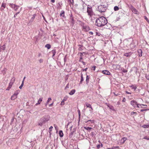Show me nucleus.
I'll list each match as a JSON object with an SVG mask.
<instances>
[{
  "mask_svg": "<svg viewBox=\"0 0 149 149\" xmlns=\"http://www.w3.org/2000/svg\"><path fill=\"white\" fill-rule=\"evenodd\" d=\"M108 4L107 2L104 1L101 2L100 4L98 6L97 10L100 13L104 12L107 9Z\"/></svg>",
  "mask_w": 149,
  "mask_h": 149,
  "instance_id": "nucleus-1",
  "label": "nucleus"
},
{
  "mask_svg": "<svg viewBox=\"0 0 149 149\" xmlns=\"http://www.w3.org/2000/svg\"><path fill=\"white\" fill-rule=\"evenodd\" d=\"M107 23V21L106 18L102 17L96 19L95 25L98 26H103Z\"/></svg>",
  "mask_w": 149,
  "mask_h": 149,
  "instance_id": "nucleus-2",
  "label": "nucleus"
},
{
  "mask_svg": "<svg viewBox=\"0 0 149 149\" xmlns=\"http://www.w3.org/2000/svg\"><path fill=\"white\" fill-rule=\"evenodd\" d=\"M49 116H45L40 119V121H41L43 123H45L49 120Z\"/></svg>",
  "mask_w": 149,
  "mask_h": 149,
  "instance_id": "nucleus-3",
  "label": "nucleus"
},
{
  "mask_svg": "<svg viewBox=\"0 0 149 149\" xmlns=\"http://www.w3.org/2000/svg\"><path fill=\"white\" fill-rule=\"evenodd\" d=\"M87 12L89 16H92L93 15V13L91 7H87Z\"/></svg>",
  "mask_w": 149,
  "mask_h": 149,
  "instance_id": "nucleus-4",
  "label": "nucleus"
},
{
  "mask_svg": "<svg viewBox=\"0 0 149 149\" xmlns=\"http://www.w3.org/2000/svg\"><path fill=\"white\" fill-rule=\"evenodd\" d=\"M9 6L15 11H17L19 7V6L13 3H10Z\"/></svg>",
  "mask_w": 149,
  "mask_h": 149,
  "instance_id": "nucleus-5",
  "label": "nucleus"
},
{
  "mask_svg": "<svg viewBox=\"0 0 149 149\" xmlns=\"http://www.w3.org/2000/svg\"><path fill=\"white\" fill-rule=\"evenodd\" d=\"M130 8L134 14H139V13L136 9L133 6L131 5Z\"/></svg>",
  "mask_w": 149,
  "mask_h": 149,
  "instance_id": "nucleus-6",
  "label": "nucleus"
},
{
  "mask_svg": "<svg viewBox=\"0 0 149 149\" xmlns=\"http://www.w3.org/2000/svg\"><path fill=\"white\" fill-rule=\"evenodd\" d=\"M137 103V102L134 100H132L130 102L131 104L134 107H136V105Z\"/></svg>",
  "mask_w": 149,
  "mask_h": 149,
  "instance_id": "nucleus-7",
  "label": "nucleus"
},
{
  "mask_svg": "<svg viewBox=\"0 0 149 149\" xmlns=\"http://www.w3.org/2000/svg\"><path fill=\"white\" fill-rule=\"evenodd\" d=\"M138 70V69L137 67H133L131 70V71H134L135 74H137Z\"/></svg>",
  "mask_w": 149,
  "mask_h": 149,
  "instance_id": "nucleus-8",
  "label": "nucleus"
},
{
  "mask_svg": "<svg viewBox=\"0 0 149 149\" xmlns=\"http://www.w3.org/2000/svg\"><path fill=\"white\" fill-rule=\"evenodd\" d=\"M102 72L103 74L107 75H110L111 74V73L107 70H102Z\"/></svg>",
  "mask_w": 149,
  "mask_h": 149,
  "instance_id": "nucleus-9",
  "label": "nucleus"
},
{
  "mask_svg": "<svg viewBox=\"0 0 149 149\" xmlns=\"http://www.w3.org/2000/svg\"><path fill=\"white\" fill-rule=\"evenodd\" d=\"M85 52H80V53H79V54H80V57L79 60V62L81 61L83 59V56H84L83 54H85Z\"/></svg>",
  "mask_w": 149,
  "mask_h": 149,
  "instance_id": "nucleus-10",
  "label": "nucleus"
},
{
  "mask_svg": "<svg viewBox=\"0 0 149 149\" xmlns=\"http://www.w3.org/2000/svg\"><path fill=\"white\" fill-rule=\"evenodd\" d=\"M68 98V97H67V96L64 97L63 99V100L61 102V105H64L65 104V103H64L65 101H66L67 100Z\"/></svg>",
  "mask_w": 149,
  "mask_h": 149,
  "instance_id": "nucleus-11",
  "label": "nucleus"
},
{
  "mask_svg": "<svg viewBox=\"0 0 149 149\" xmlns=\"http://www.w3.org/2000/svg\"><path fill=\"white\" fill-rule=\"evenodd\" d=\"M133 52H130L127 53H125L124 56L126 57H130L132 54Z\"/></svg>",
  "mask_w": 149,
  "mask_h": 149,
  "instance_id": "nucleus-12",
  "label": "nucleus"
},
{
  "mask_svg": "<svg viewBox=\"0 0 149 149\" xmlns=\"http://www.w3.org/2000/svg\"><path fill=\"white\" fill-rule=\"evenodd\" d=\"M107 106L111 110H112L113 111H115V110L114 109L113 107L109 104H107Z\"/></svg>",
  "mask_w": 149,
  "mask_h": 149,
  "instance_id": "nucleus-13",
  "label": "nucleus"
},
{
  "mask_svg": "<svg viewBox=\"0 0 149 149\" xmlns=\"http://www.w3.org/2000/svg\"><path fill=\"white\" fill-rule=\"evenodd\" d=\"M13 83V82H12V81H10V83H9L8 86L6 88V90L9 91L10 89L11 88Z\"/></svg>",
  "mask_w": 149,
  "mask_h": 149,
  "instance_id": "nucleus-14",
  "label": "nucleus"
},
{
  "mask_svg": "<svg viewBox=\"0 0 149 149\" xmlns=\"http://www.w3.org/2000/svg\"><path fill=\"white\" fill-rule=\"evenodd\" d=\"M127 139V138L126 137H123L121 140V143L122 144H123L125 142L126 140Z\"/></svg>",
  "mask_w": 149,
  "mask_h": 149,
  "instance_id": "nucleus-15",
  "label": "nucleus"
},
{
  "mask_svg": "<svg viewBox=\"0 0 149 149\" xmlns=\"http://www.w3.org/2000/svg\"><path fill=\"white\" fill-rule=\"evenodd\" d=\"M138 56L139 57H141L142 56V51L141 49H139L138 50Z\"/></svg>",
  "mask_w": 149,
  "mask_h": 149,
  "instance_id": "nucleus-16",
  "label": "nucleus"
},
{
  "mask_svg": "<svg viewBox=\"0 0 149 149\" xmlns=\"http://www.w3.org/2000/svg\"><path fill=\"white\" fill-rule=\"evenodd\" d=\"M42 100V98L40 97V98L39 100H38V102L35 104L36 106H37L38 104H40Z\"/></svg>",
  "mask_w": 149,
  "mask_h": 149,
  "instance_id": "nucleus-17",
  "label": "nucleus"
},
{
  "mask_svg": "<svg viewBox=\"0 0 149 149\" xmlns=\"http://www.w3.org/2000/svg\"><path fill=\"white\" fill-rule=\"evenodd\" d=\"M137 114V113L136 112L132 111L131 113V116L133 118H134L135 116Z\"/></svg>",
  "mask_w": 149,
  "mask_h": 149,
  "instance_id": "nucleus-18",
  "label": "nucleus"
},
{
  "mask_svg": "<svg viewBox=\"0 0 149 149\" xmlns=\"http://www.w3.org/2000/svg\"><path fill=\"white\" fill-rule=\"evenodd\" d=\"M75 91L76 90L75 89H72L69 93V94H70V95H72L74 93Z\"/></svg>",
  "mask_w": 149,
  "mask_h": 149,
  "instance_id": "nucleus-19",
  "label": "nucleus"
},
{
  "mask_svg": "<svg viewBox=\"0 0 149 149\" xmlns=\"http://www.w3.org/2000/svg\"><path fill=\"white\" fill-rule=\"evenodd\" d=\"M60 17H64L65 16V11L63 10H62L61 13L60 14Z\"/></svg>",
  "mask_w": 149,
  "mask_h": 149,
  "instance_id": "nucleus-20",
  "label": "nucleus"
},
{
  "mask_svg": "<svg viewBox=\"0 0 149 149\" xmlns=\"http://www.w3.org/2000/svg\"><path fill=\"white\" fill-rule=\"evenodd\" d=\"M81 80L79 83L80 84H82V81H84V78L83 76V74H82V73H81Z\"/></svg>",
  "mask_w": 149,
  "mask_h": 149,
  "instance_id": "nucleus-21",
  "label": "nucleus"
},
{
  "mask_svg": "<svg viewBox=\"0 0 149 149\" xmlns=\"http://www.w3.org/2000/svg\"><path fill=\"white\" fill-rule=\"evenodd\" d=\"M17 96L13 94V95L11 97V99L12 100H15L17 98Z\"/></svg>",
  "mask_w": 149,
  "mask_h": 149,
  "instance_id": "nucleus-22",
  "label": "nucleus"
},
{
  "mask_svg": "<svg viewBox=\"0 0 149 149\" xmlns=\"http://www.w3.org/2000/svg\"><path fill=\"white\" fill-rule=\"evenodd\" d=\"M129 86L131 87L132 89H134V90H135V89H136V88L137 87L136 86V85L135 84L134 85L130 86Z\"/></svg>",
  "mask_w": 149,
  "mask_h": 149,
  "instance_id": "nucleus-23",
  "label": "nucleus"
},
{
  "mask_svg": "<svg viewBox=\"0 0 149 149\" xmlns=\"http://www.w3.org/2000/svg\"><path fill=\"white\" fill-rule=\"evenodd\" d=\"M59 136L61 137H62L63 136V134L62 130H61L59 131Z\"/></svg>",
  "mask_w": 149,
  "mask_h": 149,
  "instance_id": "nucleus-24",
  "label": "nucleus"
},
{
  "mask_svg": "<svg viewBox=\"0 0 149 149\" xmlns=\"http://www.w3.org/2000/svg\"><path fill=\"white\" fill-rule=\"evenodd\" d=\"M36 15H33V16L31 18V19L29 21L30 22H32L33 21L34 19L35 18Z\"/></svg>",
  "mask_w": 149,
  "mask_h": 149,
  "instance_id": "nucleus-25",
  "label": "nucleus"
},
{
  "mask_svg": "<svg viewBox=\"0 0 149 149\" xmlns=\"http://www.w3.org/2000/svg\"><path fill=\"white\" fill-rule=\"evenodd\" d=\"M84 128L85 129L88 130V131H89V130H91V129H92L93 130L94 129L92 128V127H84Z\"/></svg>",
  "mask_w": 149,
  "mask_h": 149,
  "instance_id": "nucleus-26",
  "label": "nucleus"
},
{
  "mask_svg": "<svg viewBox=\"0 0 149 149\" xmlns=\"http://www.w3.org/2000/svg\"><path fill=\"white\" fill-rule=\"evenodd\" d=\"M51 52L53 54V55L52 56V57H53L55 55V54L56 53V50L55 49H53L51 51Z\"/></svg>",
  "mask_w": 149,
  "mask_h": 149,
  "instance_id": "nucleus-27",
  "label": "nucleus"
},
{
  "mask_svg": "<svg viewBox=\"0 0 149 149\" xmlns=\"http://www.w3.org/2000/svg\"><path fill=\"white\" fill-rule=\"evenodd\" d=\"M45 47L47 48L48 49H49L51 47V45L49 44H47L45 45Z\"/></svg>",
  "mask_w": 149,
  "mask_h": 149,
  "instance_id": "nucleus-28",
  "label": "nucleus"
},
{
  "mask_svg": "<svg viewBox=\"0 0 149 149\" xmlns=\"http://www.w3.org/2000/svg\"><path fill=\"white\" fill-rule=\"evenodd\" d=\"M74 131H72L71 132H70V134L69 135V137L70 138H71L72 137V136L74 133Z\"/></svg>",
  "mask_w": 149,
  "mask_h": 149,
  "instance_id": "nucleus-29",
  "label": "nucleus"
},
{
  "mask_svg": "<svg viewBox=\"0 0 149 149\" xmlns=\"http://www.w3.org/2000/svg\"><path fill=\"white\" fill-rule=\"evenodd\" d=\"M85 105H86V106L87 107L90 108L91 107V105L90 104H89V103H88V102H86Z\"/></svg>",
  "mask_w": 149,
  "mask_h": 149,
  "instance_id": "nucleus-30",
  "label": "nucleus"
},
{
  "mask_svg": "<svg viewBox=\"0 0 149 149\" xmlns=\"http://www.w3.org/2000/svg\"><path fill=\"white\" fill-rule=\"evenodd\" d=\"M19 92H20V90H17L15 92V93L13 94L17 96V95L19 94Z\"/></svg>",
  "mask_w": 149,
  "mask_h": 149,
  "instance_id": "nucleus-31",
  "label": "nucleus"
},
{
  "mask_svg": "<svg viewBox=\"0 0 149 149\" xmlns=\"http://www.w3.org/2000/svg\"><path fill=\"white\" fill-rule=\"evenodd\" d=\"M142 127L144 128H148L149 127V125H142Z\"/></svg>",
  "mask_w": 149,
  "mask_h": 149,
  "instance_id": "nucleus-32",
  "label": "nucleus"
},
{
  "mask_svg": "<svg viewBox=\"0 0 149 149\" xmlns=\"http://www.w3.org/2000/svg\"><path fill=\"white\" fill-rule=\"evenodd\" d=\"M70 19L71 20V24L73 25L75 22L74 20V19H73V18L72 17L71 18L70 17Z\"/></svg>",
  "mask_w": 149,
  "mask_h": 149,
  "instance_id": "nucleus-33",
  "label": "nucleus"
},
{
  "mask_svg": "<svg viewBox=\"0 0 149 149\" xmlns=\"http://www.w3.org/2000/svg\"><path fill=\"white\" fill-rule=\"evenodd\" d=\"M119 9V8L118 6H114V10L115 11H117V10H118Z\"/></svg>",
  "mask_w": 149,
  "mask_h": 149,
  "instance_id": "nucleus-34",
  "label": "nucleus"
},
{
  "mask_svg": "<svg viewBox=\"0 0 149 149\" xmlns=\"http://www.w3.org/2000/svg\"><path fill=\"white\" fill-rule=\"evenodd\" d=\"M89 76L88 75H87L86 77V84H88L89 82Z\"/></svg>",
  "mask_w": 149,
  "mask_h": 149,
  "instance_id": "nucleus-35",
  "label": "nucleus"
},
{
  "mask_svg": "<svg viewBox=\"0 0 149 149\" xmlns=\"http://www.w3.org/2000/svg\"><path fill=\"white\" fill-rule=\"evenodd\" d=\"M136 93H139L140 92V90L139 89L137 88V87L136 88V89H135V90H134Z\"/></svg>",
  "mask_w": 149,
  "mask_h": 149,
  "instance_id": "nucleus-36",
  "label": "nucleus"
},
{
  "mask_svg": "<svg viewBox=\"0 0 149 149\" xmlns=\"http://www.w3.org/2000/svg\"><path fill=\"white\" fill-rule=\"evenodd\" d=\"M52 100V99L50 97V98H49L48 100H47V103H46L45 104V106L46 107H47V104H48V103H49V101H50V100Z\"/></svg>",
  "mask_w": 149,
  "mask_h": 149,
  "instance_id": "nucleus-37",
  "label": "nucleus"
},
{
  "mask_svg": "<svg viewBox=\"0 0 149 149\" xmlns=\"http://www.w3.org/2000/svg\"><path fill=\"white\" fill-rule=\"evenodd\" d=\"M67 55H66L64 57V59H63V60H64V64H65V63L66 62V61H67Z\"/></svg>",
  "mask_w": 149,
  "mask_h": 149,
  "instance_id": "nucleus-38",
  "label": "nucleus"
},
{
  "mask_svg": "<svg viewBox=\"0 0 149 149\" xmlns=\"http://www.w3.org/2000/svg\"><path fill=\"white\" fill-rule=\"evenodd\" d=\"M24 84V83H23V81H22V83L21 85L19 86V88L21 89H22V87L23 86Z\"/></svg>",
  "mask_w": 149,
  "mask_h": 149,
  "instance_id": "nucleus-39",
  "label": "nucleus"
},
{
  "mask_svg": "<svg viewBox=\"0 0 149 149\" xmlns=\"http://www.w3.org/2000/svg\"><path fill=\"white\" fill-rule=\"evenodd\" d=\"M145 77L146 78V79L149 80V75L148 74H146Z\"/></svg>",
  "mask_w": 149,
  "mask_h": 149,
  "instance_id": "nucleus-40",
  "label": "nucleus"
},
{
  "mask_svg": "<svg viewBox=\"0 0 149 149\" xmlns=\"http://www.w3.org/2000/svg\"><path fill=\"white\" fill-rule=\"evenodd\" d=\"M6 4L3 3H2L1 7H3V8H6Z\"/></svg>",
  "mask_w": 149,
  "mask_h": 149,
  "instance_id": "nucleus-41",
  "label": "nucleus"
},
{
  "mask_svg": "<svg viewBox=\"0 0 149 149\" xmlns=\"http://www.w3.org/2000/svg\"><path fill=\"white\" fill-rule=\"evenodd\" d=\"M91 135L93 137L94 136H95V132H91Z\"/></svg>",
  "mask_w": 149,
  "mask_h": 149,
  "instance_id": "nucleus-42",
  "label": "nucleus"
},
{
  "mask_svg": "<svg viewBox=\"0 0 149 149\" xmlns=\"http://www.w3.org/2000/svg\"><path fill=\"white\" fill-rule=\"evenodd\" d=\"M141 106H143L144 107H141V108H146L147 107V106L146 105L143 104H141Z\"/></svg>",
  "mask_w": 149,
  "mask_h": 149,
  "instance_id": "nucleus-43",
  "label": "nucleus"
},
{
  "mask_svg": "<svg viewBox=\"0 0 149 149\" xmlns=\"http://www.w3.org/2000/svg\"><path fill=\"white\" fill-rule=\"evenodd\" d=\"M6 68H4V70H2V72L4 74L6 73Z\"/></svg>",
  "mask_w": 149,
  "mask_h": 149,
  "instance_id": "nucleus-44",
  "label": "nucleus"
},
{
  "mask_svg": "<svg viewBox=\"0 0 149 149\" xmlns=\"http://www.w3.org/2000/svg\"><path fill=\"white\" fill-rule=\"evenodd\" d=\"M96 35L98 36H100V35H101V34L100 33L97 32H96Z\"/></svg>",
  "mask_w": 149,
  "mask_h": 149,
  "instance_id": "nucleus-45",
  "label": "nucleus"
},
{
  "mask_svg": "<svg viewBox=\"0 0 149 149\" xmlns=\"http://www.w3.org/2000/svg\"><path fill=\"white\" fill-rule=\"evenodd\" d=\"M143 139H146L147 140H149V137H147V136H146L143 138Z\"/></svg>",
  "mask_w": 149,
  "mask_h": 149,
  "instance_id": "nucleus-46",
  "label": "nucleus"
},
{
  "mask_svg": "<svg viewBox=\"0 0 149 149\" xmlns=\"http://www.w3.org/2000/svg\"><path fill=\"white\" fill-rule=\"evenodd\" d=\"M43 124H44V123H42V122L40 121V122L39 123H38V125H40V126H42Z\"/></svg>",
  "mask_w": 149,
  "mask_h": 149,
  "instance_id": "nucleus-47",
  "label": "nucleus"
},
{
  "mask_svg": "<svg viewBox=\"0 0 149 149\" xmlns=\"http://www.w3.org/2000/svg\"><path fill=\"white\" fill-rule=\"evenodd\" d=\"M1 49H3V50H5V48H6V47H5V45H3L1 47Z\"/></svg>",
  "mask_w": 149,
  "mask_h": 149,
  "instance_id": "nucleus-48",
  "label": "nucleus"
},
{
  "mask_svg": "<svg viewBox=\"0 0 149 149\" xmlns=\"http://www.w3.org/2000/svg\"><path fill=\"white\" fill-rule=\"evenodd\" d=\"M149 110V109H142L140 111L141 112H143L144 111H146L147 110Z\"/></svg>",
  "mask_w": 149,
  "mask_h": 149,
  "instance_id": "nucleus-49",
  "label": "nucleus"
},
{
  "mask_svg": "<svg viewBox=\"0 0 149 149\" xmlns=\"http://www.w3.org/2000/svg\"><path fill=\"white\" fill-rule=\"evenodd\" d=\"M20 13V12H17L14 15V17H16L17 15L19 14Z\"/></svg>",
  "mask_w": 149,
  "mask_h": 149,
  "instance_id": "nucleus-50",
  "label": "nucleus"
},
{
  "mask_svg": "<svg viewBox=\"0 0 149 149\" xmlns=\"http://www.w3.org/2000/svg\"><path fill=\"white\" fill-rule=\"evenodd\" d=\"M89 121H91V123H93L94 122V121L93 120H89L87 121L86 123L88 122Z\"/></svg>",
  "mask_w": 149,
  "mask_h": 149,
  "instance_id": "nucleus-51",
  "label": "nucleus"
},
{
  "mask_svg": "<svg viewBox=\"0 0 149 149\" xmlns=\"http://www.w3.org/2000/svg\"><path fill=\"white\" fill-rule=\"evenodd\" d=\"M70 2L72 4H73L74 0H69Z\"/></svg>",
  "mask_w": 149,
  "mask_h": 149,
  "instance_id": "nucleus-52",
  "label": "nucleus"
},
{
  "mask_svg": "<svg viewBox=\"0 0 149 149\" xmlns=\"http://www.w3.org/2000/svg\"><path fill=\"white\" fill-rule=\"evenodd\" d=\"M139 106H141V104H138L137 103V104L136 105V107L138 108H139L140 107H139Z\"/></svg>",
  "mask_w": 149,
  "mask_h": 149,
  "instance_id": "nucleus-53",
  "label": "nucleus"
},
{
  "mask_svg": "<svg viewBox=\"0 0 149 149\" xmlns=\"http://www.w3.org/2000/svg\"><path fill=\"white\" fill-rule=\"evenodd\" d=\"M83 50V49L81 47H79L78 48V50L79 51H81Z\"/></svg>",
  "mask_w": 149,
  "mask_h": 149,
  "instance_id": "nucleus-54",
  "label": "nucleus"
},
{
  "mask_svg": "<svg viewBox=\"0 0 149 149\" xmlns=\"http://www.w3.org/2000/svg\"><path fill=\"white\" fill-rule=\"evenodd\" d=\"M53 128V127L51 126L49 128V132L50 131H52V129Z\"/></svg>",
  "mask_w": 149,
  "mask_h": 149,
  "instance_id": "nucleus-55",
  "label": "nucleus"
},
{
  "mask_svg": "<svg viewBox=\"0 0 149 149\" xmlns=\"http://www.w3.org/2000/svg\"><path fill=\"white\" fill-rule=\"evenodd\" d=\"M43 61V60L42 59H40L39 60V62L40 63H42Z\"/></svg>",
  "mask_w": 149,
  "mask_h": 149,
  "instance_id": "nucleus-56",
  "label": "nucleus"
},
{
  "mask_svg": "<svg viewBox=\"0 0 149 149\" xmlns=\"http://www.w3.org/2000/svg\"><path fill=\"white\" fill-rule=\"evenodd\" d=\"M100 147V144H98L97 146V149H99Z\"/></svg>",
  "mask_w": 149,
  "mask_h": 149,
  "instance_id": "nucleus-57",
  "label": "nucleus"
},
{
  "mask_svg": "<svg viewBox=\"0 0 149 149\" xmlns=\"http://www.w3.org/2000/svg\"><path fill=\"white\" fill-rule=\"evenodd\" d=\"M69 84L68 83L66 85V86L65 88V89H66L67 88H69Z\"/></svg>",
  "mask_w": 149,
  "mask_h": 149,
  "instance_id": "nucleus-58",
  "label": "nucleus"
},
{
  "mask_svg": "<svg viewBox=\"0 0 149 149\" xmlns=\"http://www.w3.org/2000/svg\"><path fill=\"white\" fill-rule=\"evenodd\" d=\"M144 18L146 20V21H148V18H147V17L146 16H145L144 17Z\"/></svg>",
  "mask_w": 149,
  "mask_h": 149,
  "instance_id": "nucleus-59",
  "label": "nucleus"
},
{
  "mask_svg": "<svg viewBox=\"0 0 149 149\" xmlns=\"http://www.w3.org/2000/svg\"><path fill=\"white\" fill-rule=\"evenodd\" d=\"M123 72L124 73H126L127 72V70L125 69H123Z\"/></svg>",
  "mask_w": 149,
  "mask_h": 149,
  "instance_id": "nucleus-60",
  "label": "nucleus"
},
{
  "mask_svg": "<svg viewBox=\"0 0 149 149\" xmlns=\"http://www.w3.org/2000/svg\"><path fill=\"white\" fill-rule=\"evenodd\" d=\"M126 101V99H125V97H124L123 98V100H122V102H125Z\"/></svg>",
  "mask_w": 149,
  "mask_h": 149,
  "instance_id": "nucleus-61",
  "label": "nucleus"
},
{
  "mask_svg": "<svg viewBox=\"0 0 149 149\" xmlns=\"http://www.w3.org/2000/svg\"><path fill=\"white\" fill-rule=\"evenodd\" d=\"M96 68V66H94L92 67V68H93V71H95V70Z\"/></svg>",
  "mask_w": 149,
  "mask_h": 149,
  "instance_id": "nucleus-62",
  "label": "nucleus"
},
{
  "mask_svg": "<svg viewBox=\"0 0 149 149\" xmlns=\"http://www.w3.org/2000/svg\"><path fill=\"white\" fill-rule=\"evenodd\" d=\"M58 5L60 6H61V5H62V3L61 2H59L58 3Z\"/></svg>",
  "mask_w": 149,
  "mask_h": 149,
  "instance_id": "nucleus-63",
  "label": "nucleus"
},
{
  "mask_svg": "<svg viewBox=\"0 0 149 149\" xmlns=\"http://www.w3.org/2000/svg\"><path fill=\"white\" fill-rule=\"evenodd\" d=\"M89 34H91V35H93V32H92V31H89Z\"/></svg>",
  "mask_w": 149,
  "mask_h": 149,
  "instance_id": "nucleus-64",
  "label": "nucleus"
}]
</instances>
